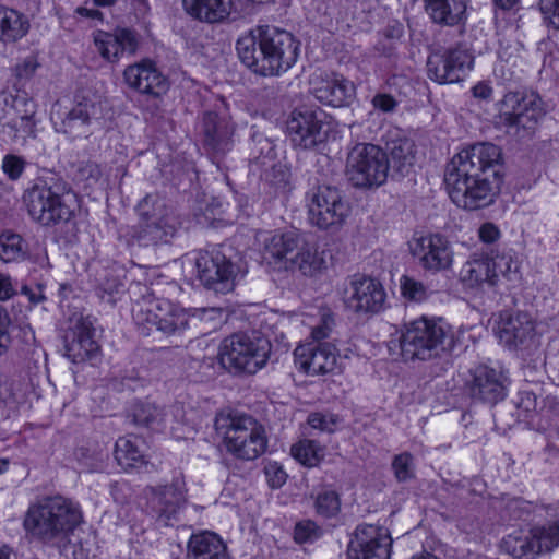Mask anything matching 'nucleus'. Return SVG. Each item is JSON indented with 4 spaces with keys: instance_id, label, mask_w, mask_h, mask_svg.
I'll use <instances>...</instances> for the list:
<instances>
[{
    "instance_id": "obj_60",
    "label": "nucleus",
    "mask_w": 559,
    "mask_h": 559,
    "mask_svg": "<svg viewBox=\"0 0 559 559\" xmlns=\"http://www.w3.org/2000/svg\"><path fill=\"white\" fill-rule=\"evenodd\" d=\"M473 95L479 99H487L492 94V88L488 83L479 82L473 87Z\"/></svg>"
},
{
    "instance_id": "obj_64",
    "label": "nucleus",
    "mask_w": 559,
    "mask_h": 559,
    "mask_svg": "<svg viewBox=\"0 0 559 559\" xmlns=\"http://www.w3.org/2000/svg\"><path fill=\"white\" fill-rule=\"evenodd\" d=\"M116 0H93V4L97 8H107L112 5Z\"/></svg>"
},
{
    "instance_id": "obj_5",
    "label": "nucleus",
    "mask_w": 559,
    "mask_h": 559,
    "mask_svg": "<svg viewBox=\"0 0 559 559\" xmlns=\"http://www.w3.org/2000/svg\"><path fill=\"white\" fill-rule=\"evenodd\" d=\"M463 330L456 342H463ZM401 357L404 360H428L441 355L455 344L452 328L442 318L423 316L405 323L400 330Z\"/></svg>"
},
{
    "instance_id": "obj_14",
    "label": "nucleus",
    "mask_w": 559,
    "mask_h": 559,
    "mask_svg": "<svg viewBox=\"0 0 559 559\" xmlns=\"http://www.w3.org/2000/svg\"><path fill=\"white\" fill-rule=\"evenodd\" d=\"M309 221L320 229L342 226L349 214L340 191L330 186H319L307 195Z\"/></svg>"
},
{
    "instance_id": "obj_28",
    "label": "nucleus",
    "mask_w": 559,
    "mask_h": 559,
    "mask_svg": "<svg viewBox=\"0 0 559 559\" xmlns=\"http://www.w3.org/2000/svg\"><path fill=\"white\" fill-rule=\"evenodd\" d=\"M326 250L317 242L300 237L295 253L289 258V265L302 276L320 277L328 269Z\"/></svg>"
},
{
    "instance_id": "obj_6",
    "label": "nucleus",
    "mask_w": 559,
    "mask_h": 559,
    "mask_svg": "<svg viewBox=\"0 0 559 559\" xmlns=\"http://www.w3.org/2000/svg\"><path fill=\"white\" fill-rule=\"evenodd\" d=\"M215 425L223 447L233 456L251 461L266 451L265 429L252 417L241 414H219Z\"/></svg>"
},
{
    "instance_id": "obj_36",
    "label": "nucleus",
    "mask_w": 559,
    "mask_h": 559,
    "mask_svg": "<svg viewBox=\"0 0 559 559\" xmlns=\"http://www.w3.org/2000/svg\"><path fill=\"white\" fill-rule=\"evenodd\" d=\"M29 31L28 19L17 10L0 5V41L15 43Z\"/></svg>"
},
{
    "instance_id": "obj_22",
    "label": "nucleus",
    "mask_w": 559,
    "mask_h": 559,
    "mask_svg": "<svg viewBox=\"0 0 559 559\" xmlns=\"http://www.w3.org/2000/svg\"><path fill=\"white\" fill-rule=\"evenodd\" d=\"M301 236L294 231H260L257 241L261 249V262L274 271L289 266V254L296 251Z\"/></svg>"
},
{
    "instance_id": "obj_35",
    "label": "nucleus",
    "mask_w": 559,
    "mask_h": 559,
    "mask_svg": "<svg viewBox=\"0 0 559 559\" xmlns=\"http://www.w3.org/2000/svg\"><path fill=\"white\" fill-rule=\"evenodd\" d=\"M427 13L433 22L455 25L465 20L468 0H425Z\"/></svg>"
},
{
    "instance_id": "obj_33",
    "label": "nucleus",
    "mask_w": 559,
    "mask_h": 559,
    "mask_svg": "<svg viewBox=\"0 0 559 559\" xmlns=\"http://www.w3.org/2000/svg\"><path fill=\"white\" fill-rule=\"evenodd\" d=\"M182 4L189 15L209 23L227 19L233 7L230 0H182Z\"/></svg>"
},
{
    "instance_id": "obj_41",
    "label": "nucleus",
    "mask_w": 559,
    "mask_h": 559,
    "mask_svg": "<svg viewBox=\"0 0 559 559\" xmlns=\"http://www.w3.org/2000/svg\"><path fill=\"white\" fill-rule=\"evenodd\" d=\"M26 248L21 236L5 233L0 236V260L4 263L17 262L25 258Z\"/></svg>"
},
{
    "instance_id": "obj_54",
    "label": "nucleus",
    "mask_w": 559,
    "mask_h": 559,
    "mask_svg": "<svg viewBox=\"0 0 559 559\" xmlns=\"http://www.w3.org/2000/svg\"><path fill=\"white\" fill-rule=\"evenodd\" d=\"M11 319L4 309H0V355H2L11 343L10 336Z\"/></svg>"
},
{
    "instance_id": "obj_52",
    "label": "nucleus",
    "mask_w": 559,
    "mask_h": 559,
    "mask_svg": "<svg viewBox=\"0 0 559 559\" xmlns=\"http://www.w3.org/2000/svg\"><path fill=\"white\" fill-rule=\"evenodd\" d=\"M539 5L548 24L559 29V0H539Z\"/></svg>"
},
{
    "instance_id": "obj_4",
    "label": "nucleus",
    "mask_w": 559,
    "mask_h": 559,
    "mask_svg": "<svg viewBox=\"0 0 559 559\" xmlns=\"http://www.w3.org/2000/svg\"><path fill=\"white\" fill-rule=\"evenodd\" d=\"M525 521V526L512 528L502 538V551L515 559H535L559 545V503L535 508Z\"/></svg>"
},
{
    "instance_id": "obj_26",
    "label": "nucleus",
    "mask_w": 559,
    "mask_h": 559,
    "mask_svg": "<svg viewBox=\"0 0 559 559\" xmlns=\"http://www.w3.org/2000/svg\"><path fill=\"white\" fill-rule=\"evenodd\" d=\"M493 330L500 343L509 348L526 347L535 336L534 323L524 313L500 314Z\"/></svg>"
},
{
    "instance_id": "obj_23",
    "label": "nucleus",
    "mask_w": 559,
    "mask_h": 559,
    "mask_svg": "<svg viewBox=\"0 0 559 559\" xmlns=\"http://www.w3.org/2000/svg\"><path fill=\"white\" fill-rule=\"evenodd\" d=\"M138 214L140 240L147 242L162 240L174 229L165 204L157 197L144 198L138 205Z\"/></svg>"
},
{
    "instance_id": "obj_50",
    "label": "nucleus",
    "mask_w": 559,
    "mask_h": 559,
    "mask_svg": "<svg viewBox=\"0 0 559 559\" xmlns=\"http://www.w3.org/2000/svg\"><path fill=\"white\" fill-rule=\"evenodd\" d=\"M25 168V160L16 155H5L2 160V170L10 179H17L21 177Z\"/></svg>"
},
{
    "instance_id": "obj_1",
    "label": "nucleus",
    "mask_w": 559,
    "mask_h": 559,
    "mask_svg": "<svg viewBox=\"0 0 559 559\" xmlns=\"http://www.w3.org/2000/svg\"><path fill=\"white\" fill-rule=\"evenodd\" d=\"M502 160L501 148L492 143L480 142L459 151L444 173L451 201L467 211L492 204L502 185V176L495 167Z\"/></svg>"
},
{
    "instance_id": "obj_49",
    "label": "nucleus",
    "mask_w": 559,
    "mask_h": 559,
    "mask_svg": "<svg viewBox=\"0 0 559 559\" xmlns=\"http://www.w3.org/2000/svg\"><path fill=\"white\" fill-rule=\"evenodd\" d=\"M267 180L275 194H285L290 188V174L285 167L274 169Z\"/></svg>"
},
{
    "instance_id": "obj_40",
    "label": "nucleus",
    "mask_w": 559,
    "mask_h": 559,
    "mask_svg": "<svg viewBox=\"0 0 559 559\" xmlns=\"http://www.w3.org/2000/svg\"><path fill=\"white\" fill-rule=\"evenodd\" d=\"M493 276L490 273L488 258H472L461 270V280L469 287H477L484 283L491 285Z\"/></svg>"
},
{
    "instance_id": "obj_44",
    "label": "nucleus",
    "mask_w": 559,
    "mask_h": 559,
    "mask_svg": "<svg viewBox=\"0 0 559 559\" xmlns=\"http://www.w3.org/2000/svg\"><path fill=\"white\" fill-rule=\"evenodd\" d=\"M390 155L399 168L411 165L416 155L415 143L409 139H400L393 143Z\"/></svg>"
},
{
    "instance_id": "obj_59",
    "label": "nucleus",
    "mask_w": 559,
    "mask_h": 559,
    "mask_svg": "<svg viewBox=\"0 0 559 559\" xmlns=\"http://www.w3.org/2000/svg\"><path fill=\"white\" fill-rule=\"evenodd\" d=\"M21 293L22 295L27 297L28 301L32 305H37L45 299V296L40 287L33 288L25 285L22 287Z\"/></svg>"
},
{
    "instance_id": "obj_18",
    "label": "nucleus",
    "mask_w": 559,
    "mask_h": 559,
    "mask_svg": "<svg viewBox=\"0 0 559 559\" xmlns=\"http://www.w3.org/2000/svg\"><path fill=\"white\" fill-rule=\"evenodd\" d=\"M391 547L392 537L388 528L359 525L348 546V559H389Z\"/></svg>"
},
{
    "instance_id": "obj_45",
    "label": "nucleus",
    "mask_w": 559,
    "mask_h": 559,
    "mask_svg": "<svg viewBox=\"0 0 559 559\" xmlns=\"http://www.w3.org/2000/svg\"><path fill=\"white\" fill-rule=\"evenodd\" d=\"M392 471L397 481H408L415 476L414 459L409 453H401L392 461Z\"/></svg>"
},
{
    "instance_id": "obj_20",
    "label": "nucleus",
    "mask_w": 559,
    "mask_h": 559,
    "mask_svg": "<svg viewBox=\"0 0 559 559\" xmlns=\"http://www.w3.org/2000/svg\"><path fill=\"white\" fill-rule=\"evenodd\" d=\"M428 75L439 84H452L463 80L473 69L474 57L462 48L432 53L428 59Z\"/></svg>"
},
{
    "instance_id": "obj_48",
    "label": "nucleus",
    "mask_w": 559,
    "mask_h": 559,
    "mask_svg": "<svg viewBox=\"0 0 559 559\" xmlns=\"http://www.w3.org/2000/svg\"><path fill=\"white\" fill-rule=\"evenodd\" d=\"M264 474L269 486L274 489L281 488L288 477L284 466L276 461L266 462Z\"/></svg>"
},
{
    "instance_id": "obj_51",
    "label": "nucleus",
    "mask_w": 559,
    "mask_h": 559,
    "mask_svg": "<svg viewBox=\"0 0 559 559\" xmlns=\"http://www.w3.org/2000/svg\"><path fill=\"white\" fill-rule=\"evenodd\" d=\"M319 536L318 526L312 521H302L297 523L294 532V538L297 543H307Z\"/></svg>"
},
{
    "instance_id": "obj_63",
    "label": "nucleus",
    "mask_w": 559,
    "mask_h": 559,
    "mask_svg": "<svg viewBox=\"0 0 559 559\" xmlns=\"http://www.w3.org/2000/svg\"><path fill=\"white\" fill-rule=\"evenodd\" d=\"M29 103V99L24 95V96H17L13 103H12V107L16 108L20 106V105H28Z\"/></svg>"
},
{
    "instance_id": "obj_38",
    "label": "nucleus",
    "mask_w": 559,
    "mask_h": 559,
    "mask_svg": "<svg viewBox=\"0 0 559 559\" xmlns=\"http://www.w3.org/2000/svg\"><path fill=\"white\" fill-rule=\"evenodd\" d=\"M490 273L495 276L491 280V286L498 285L502 281L512 282L519 278L520 260L514 251H507L488 258Z\"/></svg>"
},
{
    "instance_id": "obj_61",
    "label": "nucleus",
    "mask_w": 559,
    "mask_h": 559,
    "mask_svg": "<svg viewBox=\"0 0 559 559\" xmlns=\"http://www.w3.org/2000/svg\"><path fill=\"white\" fill-rule=\"evenodd\" d=\"M91 552V547L83 545H73L71 547V556L73 559H87Z\"/></svg>"
},
{
    "instance_id": "obj_62",
    "label": "nucleus",
    "mask_w": 559,
    "mask_h": 559,
    "mask_svg": "<svg viewBox=\"0 0 559 559\" xmlns=\"http://www.w3.org/2000/svg\"><path fill=\"white\" fill-rule=\"evenodd\" d=\"M520 0H493L495 4L502 10L514 9Z\"/></svg>"
},
{
    "instance_id": "obj_11",
    "label": "nucleus",
    "mask_w": 559,
    "mask_h": 559,
    "mask_svg": "<svg viewBox=\"0 0 559 559\" xmlns=\"http://www.w3.org/2000/svg\"><path fill=\"white\" fill-rule=\"evenodd\" d=\"M345 359L335 342H301L293 350L295 369L307 377L340 374Z\"/></svg>"
},
{
    "instance_id": "obj_21",
    "label": "nucleus",
    "mask_w": 559,
    "mask_h": 559,
    "mask_svg": "<svg viewBox=\"0 0 559 559\" xmlns=\"http://www.w3.org/2000/svg\"><path fill=\"white\" fill-rule=\"evenodd\" d=\"M311 94L322 104L341 107L348 104L356 93L354 83L343 75L328 72L316 71L309 81Z\"/></svg>"
},
{
    "instance_id": "obj_31",
    "label": "nucleus",
    "mask_w": 559,
    "mask_h": 559,
    "mask_svg": "<svg viewBox=\"0 0 559 559\" xmlns=\"http://www.w3.org/2000/svg\"><path fill=\"white\" fill-rule=\"evenodd\" d=\"M473 392L483 400L496 403L507 395L506 376L488 366L476 367L473 372Z\"/></svg>"
},
{
    "instance_id": "obj_2",
    "label": "nucleus",
    "mask_w": 559,
    "mask_h": 559,
    "mask_svg": "<svg viewBox=\"0 0 559 559\" xmlns=\"http://www.w3.org/2000/svg\"><path fill=\"white\" fill-rule=\"evenodd\" d=\"M236 51L240 61L254 73L275 76L295 66L300 41L288 31L262 26L241 34Z\"/></svg>"
},
{
    "instance_id": "obj_43",
    "label": "nucleus",
    "mask_w": 559,
    "mask_h": 559,
    "mask_svg": "<svg viewBox=\"0 0 559 559\" xmlns=\"http://www.w3.org/2000/svg\"><path fill=\"white\" fill-rule=\"evenodd\" d=\"M399 287L402 297L408 301L421 302L428 296L424 283L406 274L400 277Z\"/></svg>"
},
{
    "instance_id": "obj_55",
    "label": "nucleus",
    "mask_w": 559,
    "mask_h": 559,
    "mask_svg": "<svg viewBox=\"0 0 559 559\" xmlns=\"http://www.w3.org/2000/svg\"><path fill=\"white\" fill-rule=\"evenodd\" d=\"M74 15L82 20H91L96 22H102L104 20L103 13L90 2H85L84 4L78 7L74 10Z\"/></svg>"
},
{
    "instance_id": "obj_10",
    "label": "nucleus",
    "mask_w": 559,
    "mask_h": 559,
    "mask_svg": "<svg viewBox=\"0 0 559 559\" xmlns=\"http://www.w3.org/2000/svg\"><path fill=\"white\" fill-rule=\"evenodd\" d=\"M221 316L216 308H183L167 299L156 300L148 309L147 321L157 331L173 335Z\"/></svg>"
},
{
    "instance_id": "obj_17",
    "label": "nucleus",
    "mask_w": 559,
    "mask_h": 559,
    "mask_svg": "<svg viewBox=\"0 0 559 559\" xmlns=\"http://www.w3.org/2000/svg\"><path fill=\"white\" fill-rule=\"evenodd\" d=\"M285 132L295 147H316L325 139L321 112L306 107L293 110L287 118Z\"/></svg>"
},
{
    "instance_id": "obj_56",
    "label": "nucleus",
    "mask_w": 559,
    "mask_h": 559,
    "mask_svg": "<svg viewBox=\"0 0 559 559\" xmlns=\"http://www.w3.org/2000/svg\"><path fill=\"white\" fill-rule=\"evenodd\" d=\"M39 63L37 61V58L31 55L17 63L15 71L19 76L28 78L36 72Z\"/></svg>"
},
{
    "instance_id": "obj_32",
    "label": "nucleus",
    "mask_w": 559,
    "mask_h": 559,
    "mask_svg": "<svg viewBox=\"0 0 559 559\" xmlns=\"http://www.w3.org/2000/svg\"><path fill=\"white\" fill-rule=\"evenodd\" d=\"M188 559H229L227 546L216 533L193 534L188 543Z\"/></svg>"
},
{
    "instance_id": "obj_9",
    "label": "nucleus",
    "mask_w": 559,
    "mask_h": 559,
    "mask_svg": "<svg viewBox=\"0 0 559 559\" xmlns=\"http://www.w3.org/2000/svg\"><path fill=\"white\" fill-rule=\"evenodd\" d=\"M107 107L103 96L88 93L71 110H63L62 103L56 102L51 108V121L57 132L72 140L86 138L90 122L103 118Z\"/></svg>"
},
{
    "instance_id": "obj_29",
    "label": "nucleus",
    "mask_w": 559,
    "mask_h": 559,
    "mask_svg": "<svg viewBox=\"0 0 559 559\" xmlns=\"http://www.w3.org/2000/svg\"><path fill=\"white\" fill-rule=\"evenodd\" d=\"M204 144L216 152H224L233 142L235 128L226 115L207 112L200 122Z\"/></svg>"
},
{
    "instance_id": "obj_3",
    "label": "nucleus",
    "mask_w": 559,
    "mask_h": 559,
    "mask_svg": "<svg viewBox=\"0 0 559 559\" xmlns=\"http://www.w3.org/2000/svg\"><path fill=\"white\" fill-rule=\"evenodd\" d=\"M82 520L78 503L52 497L29 506L23 527L29 539L61 547Z\"/></svg>"
},
{
    "instance_id": "obj_57",
    "label": "nucleus",
    "mask_w": 559,
    "mask_h": 559,
    "mask_svg": "<svg viewBox=\"0 0 559 559\" xmlns=\"http://www.w3.org/2000/svg\"><path fill=\"white\" fill-rule=\"evenodd\" d=\"M15 287L10 275L0 273V301H5L13 297Z\"/></svg>"
},
{
    "instance_id": "obj_53",
    "label": "nucleus",
    "mask_w": 559,
    "mask_h": 559,
    "mask_svg": "<svg viewBox=\"0 0 559 559\" xmlns=\"http://www.w3.org/2000/svg\"><path fill=\"white\" fill-rule=\"evenodd\" d=\"M478 238L483 243L491 245L501 238V230L496 224L486 222L478 228Z\"/></svg>"
},
{
    "instance_id": "obj_15",
    "label": "nucleus",
    "mask_w": 559,
    "mask_h": 559,
    "mask_svg": "<svg viewBox=\"0 0 559 559\" xmlns=\"http://www.w3.org/2000/svg\"><path fill=\"white\" fill-rule=\"evenodd\" d=\"M70 199L71 195L60 194L46 185H37L24 195L28 214L36 222L47 226L68 221L71 217Z\"/></svg>"
},
{
    "instance_id": "obj_16",
    "label": "nucleus",
    "mask_w": 559,
    "mask_h": 559,
    "mask_svg": "<svg viewBox=\"0 0 559 559\" xmlns=\"http://www.w3.org/2000/svg\"><path fill=\"white\" fill-rule=\"evenodd\" d=\"M147 504L165 525L175 518L187 499V487L181 473L165 477L146 490Z\"/></svg>"
},
{
    "instance_id": "obj_8",
    "label": "nucleus",
    "mask_w": 559,
    "mask_h": 559,
    "mask_svg": "<svg viewBox=\"0 0 559 559\" xmlns=\"http://www.w3.org/2000/svg\"><path fill=\"white\" fill-rule=\"evenodd\" d=\"M545 114L544 103L538 95L514 92L503 97L499 119L507 133L521 141L532 136Z\"/></svg>"
},
{
    "instance_id": "obj_47",
    "label": "nucleus",
    "mask_w": 559,
    "mask_h": 559,
    "mask_svg": "<svg viewBox=\"0 0 559 559\" xmlns=\"http://www.w3.org/2000/svg\"><path fill=\"white\" fill-rule=\"evenodd\" d=\"M20 401V394L12 382L0 383V409L4 412L15 411Z\"/></svg>"
},
{
    "instance_id": "obj_12",
    "label": "nucleus",
    "mask_w": 559,
    "mask_h": 559,
    "mask_svg": "<svg viewBox=\"0 0 559 559\" xmlns=\"http://www.w3.org/2000/svg\"><path fill=\"white\" fill-rule=\"evenodd\" d=\"M388 173V155L377 145L358 144L348 154L346 174L356 187H379L385 182Z\"/></svg>"
},
{
    "instance_id": "obj_34",
    "label": "nucleus",
    "mask_w": 559,
    "mask_h": 559,
    "mask_svg": "<svg viewBox=\"0 0 559 559\" xmlns=\"http://www.w3.org/2000/svg\"><path fill=\"white\" fill-rule=\"evenodd\" d=\"M295 317L296 320L300 317V322L310 328L311 342L322 343L332 332L334 320L330 309L325 307L308 306L300 316Z\"/></svg>"
},
{
    "instance_id": "obj_30",
    "label": "nucleus",
    "mask_w": 559,
    "mask_h": 559,
    "mask_svg": "<svg viewBox=\"0 0 559 559\" xmlns=\"http://www.w3.org/2000/svg\"><path fill=\"white\" fill-rule=\"evenodd\" d=\"M67 340L68 355L75 362L93 360L98 354L99 346L93 340L92 322L88 319L79 317Z\"/></svg>"
},
{
    "instance_id": "obj_39",
    "label": "nucleus",
    "mask_w": 559,
    "mask_h": 559,
    "mask_svg": "<svg viewBox=\"0 0 559 559\" xmlns=\"http://www.w3.org/2000/svg\"><path fill=\"white\" fill-rule=\"evenodd\" d=\"M292 457L307 468L318 467L326 456V448L318 441L301 439L290 447Z\"/></svg>"
},
{
    "instance_id": "obj_27",
    "label": "nucleus",
    "mask_w": 559,
    "mask_h": 559,
    "mask_svg": "<svg viewBox=\"0 0 559 559\" xmlns=\"http://www.w3.org/2000/svg\"><path fill=\"white\" fill-rule=\"evenodd\" d=\"M197 273L200 281L217 292L231 287L236 276L235 266L222 254H201L197 260Z\"/></svg>"
},
{
    "instance_id": "obj_13",
    "label": "nucleus",
    "mask_w": 559,
    "mask_h": 559,
    "mask_svg": "<svg viewBox=\"0 0 559 559\" xmlns=\"http://www.w3.org/2000/svg\"><path fill=\"white\" fill-rule=\"evenodd\" d=\"M412 258L431 274L451 271L455 253L451 241L440 233H417L407 241Z\"/></svg>"
},
{
    "instance_id": "obj_42",
    "label": "nucleus",
    "mask_w": 559,
    "mask_h": 559,
    "mask_svg": "<svg viewBox=\"0 0 559 559\" xmlns=\"http://www.w3.org/2000/svg\"><path fill=\"white\" fill-rule=\"evenodd\" d=\"M314 507L321 516L333 518L341 510L340 496L332 489H323L317 495Z\"/></svg>"
},
{
    "instance_id": "obj_25",
    "label": "nucleus",
    "mask_w": 559,
    "mask_h": 559,
    "mask_svg": "<svg viewBox=\"0 0 559 559\" xmlns=\"http://www.w3.org/2000/svg\"><path fill=\"white\" fill-rule=\"evenodd\" d=\"M92 39L96 52L109 63H118L126 52L132 55L138 48V38L128 28L97 29L93 32Z\"/></svg>"
},
{
    "instance_id": "obj_46",
    "label": "nucleus",
    "mask_w": 559,
    "mask_h": 559,
    "mask_svg": "<svg viewBox=\"0 0 559 559\" xmlns=\"http://www.w3.org/2000/svg\"><path fill=\"white\" fill-rule=\"evenodd\" d=\"M308 424L311 428L323 432H334L341 426V419L332 413H312L308 417Z\"/></svg>"
},
{
    "instance_id": "obj_37",
    "label": "nucleus",
    "mask_w": 559,
    "mask_h": 559,
    "mask_svg": "<svg viewBox=\"0 0 559 559\" xmlns=\"http://www.w3.org/2000/svg\"><path fill=\"white\" fill-rule=\"evenodd\" d=\"M142 441L136 437H121L115 444V460L118 465L128 471L140 468L146 464V455L141 448Z\"/></svg>"
},
{
    "instance_id": "obj_58",
    "label": "nucleus",
    "mask_w": 559,
    "mask_h": 559,
    "mask_svg": "<svg viewBox=\"0 0 559 559\" xmlns=\"http://www.w3.org/2000/svg\"><path fill=\"white\" fill-rule=\"evenodd\" d=\"M372 105L379 110L389 112L395 108L396 102L392 96L388 94H378L373 97Z\"/></svg>"
},
{
    "instance_id": "obj_24",
    "label": "nucleus",
    "mask_w": 559,
    "mask_h": 559,
    "mask_svg": "<svg viewBox=\"0 0 559 559\" xmlns=\"http://www.w3.org/2000/svg\"><path fill=\"white\" fill-rule=\"evenodd\" d=\"M386 293L376 278L359 276L349 282L344 294L346 305L357 312L376 313L383 309Z\"/></svg>"
},
{
    "instance_id": "obj_7",
    "label": "nucleus",
    "mask_w": 559,
    "mask_h": 559,
    "mask_svg": "<svg viewBox=\"0 0 559 559\" xmlns=\"http://www.w3.org/2000/svg\"><path fill=\"white\" fill-rule=\"evenodd\" d=\"M271 342L258 333H236L222 341L218 361L236 374H254L263 369L271 355Z\"/></svg>"
},
{
    "instance_id": "obj_19",
    "label": "nucleus",
    "mask_w": 559,
    "mask_h": 559,
    "mask_svg": "<svg viewBox=\"0 0 559 559\" xmlns=\"http://www.w3.org/2000/svg\"><path fill=\"white\" fill-rule=\"evenodd\" d=\"M122 82L131 91L154 97L165 95L170 86L168 79L148 58L127 66L122 71Z\"/></svg>"
}]
</instances>
